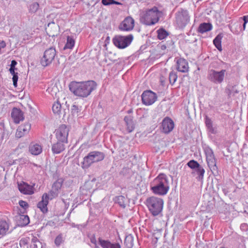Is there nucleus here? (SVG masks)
Instances as JSON below:
<instances>
[{"label":"nucleus","mask_w":248,"mask_h":248,"mask_svg":"<svg viewBox=\"0 0 248 248\" xmlns=\"http://www.w3.org/2000/svg\"><path fill=\"white\" fill-rule=\"evenodd\" d=\"M97 84L93 80L85 82H71L69 85L70 91L75 95L87 97L96 88Z\"/></svg>","instance_id":"1"},{"label":"nucleus","mask_w":248,"mask_h":248,"mask_svg":"<svg viewBox=\"0 0 248 248\" xmlns=\"http://www.w3.org/2000/svg\"><path fill=\"white\" fill-rule=\"evenodd\" d=\"M151 189L156 195H166L170 189L169 181L167 175L164 173L159 174L151 183Z\"/></svg>","instance_id":"2"},{"label":"nucleus","mask_w":248,"mask_h":248,"mask_svg":"<svg viewBox=\"0 0 248 248\" xmlns=\"http://www.w3.org/2000/svg\"><path fill=\"white\" fill-rule=\"evenodd\" d=\"M162 13L158 10L156 7L148 9L145 12H142L140 15V22L146 25H153L156 23Z\"/></svg>","instance_id":"3"},{"label":"nucleus","mask_w":248,"mask_h":248,"mask_svg":"<svg viewBox=\"0 0 248 248\" xmlns=\"http://www.w3.org/2000/svg\"><path fill=\"white\" fill-rule=\"evenodd\" d=\"M163 204V199L155 196L149 197L146 200V205L154 216H158L161 213Z\"/></svg>","instance_id":"4"},{"label":"nucleus","mask_w":248,"mask_h":248,"mask_svg":"<svg viewBox=\"0 0 248 248\" xmlns=\"http://www.w3.org/2000/svg\"><path fill=\"white\" fill-rule=\"evenodd\" d=\"M105 155L103 152H91L84 157L83 161L81 162V167L83 169H88L93 163L102 161Z\"/></svg>","instance_id":"5"},{"label":"nucleus","mask_w":248,"mask_h":248,"mask_svg":"<svg viewBox=\"0 0 248 248\" xmlns=\"http://www.w3.org/2000/svg\"><path fill=\"white\" fill-rule=\"evenodd\" d=\"M226 75V70L225 69L219 71L211 69L208 71L207 79L214 84H219L223 82Z\"/></svg>","instance_id":"6"},{"label":"nucleus","mask_w":248,"mask_h":248,"mask_svg":"<svg viewBox=\"0 0 248 248\" xmlns=\"http://www.w3.org/2000/svg\"><path fill=\"white\" fill-rule=\"evenodd\" d=\"M133 39V36L129 34L127 36H115L112 39V42L115 46L120 49H124L130 45Z\"/></svg>","instance_id":"7"},{"label":"nucleus","mask_w":248,"mask_h":248,"mask_svg":"<svg viewBox=\"0 0 248 248\" xmlns=\"http://www.w3.org/2000/svg\"><path fill=\"white\" fill-rule=\"evenodd\" d=\"M203 151L206 156L207 164L210 170L211 171L217 170L216 159L212 149L209 146H205L203 148Z\"/></svg>","instance_id":"8"},{"label":"nucleus","mask_w":248,"mask_h":248,"mask_svg":"<svg viewBox=\"0 0 248 248\" xmlns=\"http://www.w3.org/2000/svg\"><path fill=\"white\" fill-rule=\"evenodd\" d=\"M56 56V50L55 47H50L46 49L43 57L41 59V64L43 66L46 67L50 65L54 60Z\"/></svg>","instance_id":"9"},{"label":"nucleus","mask_w":248,"mask_h":248,"mask_svg":"<svg viewBox=\"0 0 248 248\" xmlns=\"http://www.w3.org/2000/svg\"><path fill=\"white\" fill-rule=\"evenodd\" d=\"M69 128L65 124H61L59 128L55 130L56 138L58 141L68 143V136Z\"/></svg>","instance_id":"10"},{"label":"nucleus","mask_w":248,"mask_h":248,"mask_svg":"<svg viewBox=\"0 0 248 248\" xmlns=\"http://www.w3.org/2000/svg\"><path fill=\"white\" fill-rule=\"evenodd\" d=\"M176 21L180 28L185 27L189 21V16L186 10H181L176 14Z\"/></svg>","instance_id":"11"},{"label":"nucleus","mask_w":248,"mask_h":248,"mask_svg":"<svg viewBox=\"0 0 248 248\" xmlns=\"http://www.w3.org/2000/svg\"><path fill=\"white\" fill-rule=\"evenodd\" d=\"M142 102L146 106L154 104L157 99V95L154 92L147 90L143 92L141 95Z\"/></svg>","instance_id":"12"},{"label":"nucleus","mask_w":248,"mask_h":248,"mask_svg":"<svg viewBox=\"0 0 248 248\" xmlns=\"http://www.w3.org/2000/svg\"><path fill=\"white\" fill-rule=\"evenodd\" d=\"M134 27V20L131 17H126L120 24L119 29L124 31H131Z\"/></svg>","instance_id":"13"},{"label":"nucleus","mask_w":248,"mask_h":248,"mask_svg":"<svg viewBox=\"0 0 248 248\" xmlns=\"http://www.w3.org/2000/svg\"><path fill=\"white\" fill-rule=\"evenodd\" d=\"M161 126L163 132L165 134H168L173 129L174 124L170 118L167 117L163 119Z\"/></svg>","instance_id":"14"},{"label":"nucleus","mask_w":248,"mask_h":248,"mask_svg":"<svg viewBox=\"0 0 248 248\" xmlns=\"http://www.w3.org/2000/svg\"><path fill=\"white\" fill-rule=\"evenodd\" d=\"M177 70L182 73H186L188 71L189 66L188 62L184 58H176Z\"/></svg>","instance_id":"15"},{"label":"nucleus","mask_w":248,"mask_h":248,"mask_svg":"<svg viewBox=\"0 0 248 248\" xmlns=\"http://www.w3.org/2000/svg\"><path fill=\"white\" fill-rule=\"evenodd\" d=\"M48 198L47 193H45L42 196L41 201L37 205V207L40 209L43 214H46L48 212L47 205L48 204Z\"/></svg>","instance_id":"16"},{"label":"nucleus","mask_w":248,"mask_h":248,"mask_svg":"<svg viewBox=\"0 0 248 248\" xmlns=\"http://www.w3.org/2000/svg\"><path fill=\"white\" fill-rule=\"evenodd\" d=\"M11 115L14 123L16 124L19 123L21 121H23L24 119L23 112L20 109L16 107L12 109Z\"/></svg>","instance_id":"17"},{"label":"nucleus","mask_w":248,"mask_h":248,"mask_svg":"<svg viewBox=\"0 0 248 248\" xmlns=\"http://www.w3.org/2000/svg\"><path fill=\"white\" fill-rule=\"evenodd\" d=\"M18 188L19 191L24 194L31 195L34 193L32 186L25 182L18 184Z\"/></svg>","instance_id":"18"},{"label":"nucleus","mask_w":248,"mask_h":248,"mask_svg":"<svg viewBox=\"0 0 248 248\" xmlns=\"http://www.w3.org/2000/svg\"><path fill=\"white\" fill-rule=\"evenodd\" d=\"M66 142H62L57 140V142L52 145V151L54 154H59L63 152L65 148Z\"/></svg>","instance_id":"19"},{"label":"nucleus","mask_w":248,"mask_h":248,"mask_svg":"<svg viewBox=\"0 0 248 248\" xmlns=\"http://www.w3.org/2000/svg\"><path fill=\"white\" fill-rule=\"evenodd\" d=\"M16 223L18 226L24 227L30 223V218L28 216L19 214L16 216Z\"/></svg>","instance_id":"20"},{"label":"nucleus","mask_w":248,"mask_h":248,"mask_svg":"<svg viewBox=\"0 0 248 248\" xmlns=\"http://www.w3.org/2000/svg\"><path fill=\"white\" fill-rule=\"evenodd\" d=\"M29 152L33 155H37L42 152V147L38 144H31L29 146Z\"/></svg>","instance_id":"21"},{"label":"nucleus","mask_w":248,"mask_h":248,"mask_svg":"<svg viewBox=\"0 0 248 248\" xmlns=\"http://www.w3.org/2000/svg\"><path fill=\"white\" fill-rule=\"evenodd\" d=\"M124 122L126 124L127 130L129 133L132 132L135 128V124L130 116H126L124 119Z\"/></svg>","instance_id":"22"},{"label":"nucleus","mask_w":248,"mask_h":248,"mask_svg":"<svg viewBox=\"0 0 248 248\" xmlns=\"http://www.w3.org/2000/svg\"><path fill=\"white\" fill-rule=\"evenodd\" d=\"M212 29V26L210 23H203L200 25L198 28V31L201 33H204L210 31Z\"/></svg>","instance_id":"23"},{"label":"nucleus","mask_w":248,"mask_h":248,"mask_svg":"<svg viewBox=\"0 0 248 248\" xmlns=\"http://www.w3.org/2000/svg\"><path fill=\"white\" fill-rule=\"evenodd\" d=\"M75 41L73 36H67L66 43L63 47V50H66V49H72L75 46Z\"/></svg>","instance_id":"24"},{"label":"nucleus","mask_w":248,"mask_h":248,"mask_svg":"<svg viewBox=\"0 0 248 248\" xmlns=\"http://www.w3.org/2000/svg\"><path fill=\"white\" fill-rule=\"evenodd\" d=\"M115 203L118 204L120 207L124 208L125 207L126 199L123 196H118L113 199Z\"/></svg>","instance_id":"25"},{"label":"nucleus","mask_w":248,"mask_h":248,"mask_svg":"<svg viewBox=\"0 0 248 248\" xmlns=\"http://www.w3.org/2000/svg\"><path fill=\"white\" fill-rule=\"evenodd\" d=\"M9 225L5 220L0 221V235H5L8 231Z\"/></svg>","instance_id":"26"},{"label":"nucleus","mask_w":248,"mask_h":248,"mask_svg":"<svg viewBox=\"0 0 248 248\" xmlns=\"http://www.w3.org/2000/svg\"><path fill=\"white\" fill-rule=\"evenodd\" d=\"M222 36L221 34L217 35L213 40V43L216 47L219 50H222L221 39Z\"/></svg>","instance_id":"27"},{"label":"nucleus","mask_w":248,"mask_h":248,"mask_svg":"<svg viewBox=\"0 0 248 248\" xmlns=\"http://www.w3.org/2000/svg\"><path fill=\"white\" fill-rule=\"evenodd\" d=\"M206 126L209 131L212 134H215L216 130L213 127L212 121L209 117L206 116L205 121Z\"/></svg>","instance_id":"28"},{"label":"nucleus","mask_w":248,"mask_h":248,"mask_svg":"<svg viewBox=\"0 0 248 248\" xmlns=\"http://www.w3.org/2000/svg\"><path fill=\"white\" fill-rule=\"evenodd\" d=\"M157 37L159 40L165 39L168 35L169 32L163 28L159 29L157 31Z\"/></svg>","instance_id":"29"},{"label":"nucleus","mask_w":248,"mask_h":248,"mask_svg":"<svg viewBox=\"0 0 248 248\" xmlns=\"http://www.w3.org/2000/svg\"><path fill=\"white\" fill-rule=\"evenodd\" d=\"M81 110V107H78V105L74 104L71 108V113L73 116H78L79 113Z\"/></svg>","instance_id":"30"},{"label":"nucleus","mask_w":248,"mask_h":248,"mask_svg":"<svg viewBox=\"0 0 248 248\" xmlns=\"http://www.w3.org/2000/svg\"><path fill=\"white\" fill-rule=\"evenodd\" d=\"M52 111L54 113L60 114L61 111L62 106L59 101L54 103L52 106Z\"/></svg>","instance_id":"31"},{"label":"nucleus","mask_w":248,"mask_h":248,"mask_svg":"<svg viewBox=\"0 0 248 248\" xmlns=\"http://www.w3.org/2000/svg\"><path fill=\"white\" fill-rule=\"evenodd\" d=\"M226 92L229 97H233L238 92L235 87H229L226 89Z\"/></svg>","instance_id":"32"},{"label":"nucleus","mask_w":248,"mask_h":248,"mask_svg":"<svg viewBox=\"0 0 248 248\" xmlns=\"http://www.w3.org/2000/svg\"><path fill=\"white\" fill-rule=\"evenodd\" d=\"M18 127L19 129L20 130H22L23 133H24L25 135L27 134L30 130L31 128V125L30 124L27 123L24 124L20 125Z\"/></svg>","instance_id":"33"},{"label":"nucleus","mask_w":248,"mask_h":248,"mask_svg":"<svg viewBox=\"0 0 248 248\" xmlns=\"http://www.w3.org/2000/svg\"><path fill=\"white\" fill-rule=\"evenodd\" d=\"M62 183L63 181L62 179H58L53 183L52 188L59 193L60 190L62 187Z\"/></svg>","instance_id":"34"},{"label":"nucleus","mask_w":248,"mask_h":248,"mask_svg":"<svg viewBox=\"0 0 248 248\" xmlns=\"http://www.w3.org/2000/svg\"><path fill=\"white\" fill-rule=\"evenodd\" d=\"M195 171L197 174L199 175V179H202L205 173V170L203 167L200 165L199 167L195 170Z\"/></svg>","instance_id":"35"},{"label":"nucleus","mask_w":248,"mask_h":248,"mask_svg":"<svg viewBox=\"0 0 248 248\" xmlns=\"http://www.w3.org/2000/svg\"><path fill=\"white\" fill-rule=\"evenodd\" d=\"M124 244L128 248H131L133 246V240L131 236H128L125 237Z\"/></svg>","instance_id":"36"},{"label":"nucleus","mask_w":248,"mask_h":248,"mask_svg":"<svg viewBox=\"0 0 248 248\" xmlns=\"http://www.w3.org/2000/svg\"><path fill=\"white\" fill-rule=\"evenodd\" d=\"M39 4L37 2H33L30 5L29 7V12L31 13H35L38 10Z\"/></svg>","instance_id":"37"},{"label":"nucleus","mask_w":248,"mask_h":248,"mask_svg":"<svg viewBox=\"0 0 248 248\" xmlns=\"http://www.w3.org/2000/svg\"><path fill=\"white\" fill-rule=\"evenodd\" d=\"M59 193L58 192H57V191L51 188V189L49 191L48 193H47V196H48V200H52L54 198H56L57 197H58Z\"/></svg>","instance_id":"38"},{"label":"nucleus","mask_w":248,"mask_h":248,"mask_svg":"<svg viewBox=\"0 0 248 248\" xmlns=\"http://www.w3.org/2000/svg\"><path fill=\"white\" fill-rule=\"evenodd\" d=\"M177 79V75L174 72H171L169 74V80L171 84H173Z\"/></svg>","instance_id":"39"},{"label":"nucleus","mask_w":248,"mask_h":248,"mask_svg":"<svg viewBox=\"0 0 248 248\" xmlns=\"http://www.w3.org/2000/svg\"><path fill=\"white\" fill-rule=\"evenodd\" d=\"M187 166L192 169H196L200 165L197 161L194 160L189 161L187 164Z\"/></svg>","instance_id":"40"},{"label":"nucleus","mask_w":248,"mask_h":248,"mask_svg":"<svg viewBox=\"0 0 248 248\" xmlns=\"http://www.w3.org/2000/svg\"><path fill=\"white\" fill-rule=\"evenodd\" d=\"M64 240L63 239L62 235V234H59L55 238L54 243L57 247H59L63 242Z\"/></svg>","instance_id":"41"},{"label":"nucleus","mask_w":248,"mask_h":248,"mask_svg":"<svg viewBox=\"0 0 248 248\" xmlns=\"http://www.w3.org/2000/svg\"><path fill=\"white\" fill-rule=\"evenodd\" d=\"M98 241L100 245L103 248H108V240H104L102 238H99L98 239Z\"/></svg>","instance_id":"42"},{"label":"nucleus","mask_w":248,"mask_h":248,"mask_svg":"<svg viewBox=\"0 0 248 248\" xmlns=\"http://www.w3.org/2000/svg\"><path fill=\"white\" fill-rule=\"evenodd\" d=\"M108 58V55L107 52H105L104 53V55L103 56V58H102V59L101 58L100 60V61L101 64L103 65L104 66H105V64L107 65V66L108 65V64L107 63Z\"/></svg>","instance_id":"43"},{"label":"nucleus","mask_w":248,"mask_h":248,"mask_svg":"<svg viewBox=\"0 0 248 248\" xmlns=\"http://www.w3.org/2000/svg\"><path fill=\"white\" fill-rule=\"evenodd\" d=\"M13 85L15 87H16L17 86V81L18 79V73H16L15 74H13Z\"/></svg>","instance_id":"44"},{"label":"nucleus","mask_w":248,"mask_h":248,"mask_svg":"<svg viewBox=\"0 0 248 248\" xmlns=\"http://www.w3.org/2000/svg\"><path fill=\"white\" fill-rule=\"evenodd\" d=\"M109 248H121L120 243L118 241L114 243L109 242Z\"/></svg>","instance_id":"45"},{"label":"nucleus","mask_w":248,"mask_h":248,"mask_svg":"<svg viewBox=\"0 0 248 248\" xmlns=\"http://www.w3.org/2000/svg\"><path fill=\"white\" fill-rule=\"evenodd\" d=\"M19 205L22 207L24 210H26L29 207L28 203L23 200H20L19 201Z\"/></svg>","instance_id":"46"},{"label":"nucleus","mask_w":248,"mask_h":248,"mask_svg":"<svg viewBox=\"0 0 248 248\" xmlns=\"http://www.w3.org/2000/svg\"><path fill=\"white\" fill-rule=\"evenodd\" d=\"M25 134L23 133L22 130H20L19 129V127L17 129L16 132V136L17 138H20L23 137Z\"/></svg>","instance_id":"47"},{"label":"nucleus","mask_w":248,"mask_h":248,"mask_svg":"<svg viewBox=\"0 0 248 248\" xmlns=\"http://www.w3.org/2000/svg\"><path fill=\"white\" fill-rule=\"evenodd\" d=\"M90 241H91L92 243L94 244L95 245H96L97 241H96V238H95L94 235H93V236H92L91 237Z\"/></svg>","instance_id":"48"},{"label":"nucleus","mask_w":248,"mask_h":248,"mask_svg":"<svg viewBox=\"0 0 248 248\" xmlns=\"http://www.w3.org/2000/svg\"><path fill=\"white\" fill-rule=\"evenodd\" d=\"M6 46V43L4 41L0 40V53H1V49L4 48Z\"/></svg>","instance_id":"49"},{"label":"nucleus","mask_w":248,"mask_h":248,"mask_svg":"<svg viewBox=\"0 0 248 248\" xmlns=\"http://www.w3.org/2000/svg\"><path fill=\"white\" fill-rule=\"evenodd\" d=\"M40 246H41V243L40 242L39 244H38L37 243L31 244V248H38V247H39Z\"/></svg>","instance_id":"50"},{"label":"nucleus","mask_w":248,"mask_h":248,"mask_svg":"<svg viewBox=\"0 0 248 248\" xmlns=\"http://www.w3.org/2000/svg\"><path fill=\"white\" fill-rule=\"evenodd\" d=\"M35 243H37L38 244H39L40 241L36 237L33 236L31 239V244H33Z\"/></svg>","instance_id":"51"},{"label":"nucleus","mask_w":248,"mask_h":248,"mask_svg":"<svg viewBox=\"0 0 248 248\" xmlns=\"http://www.w3.org/2000/svg\"><path fill=\"white\" fill-rule=\"evenodd\" d=\"M108 44V36H107L105 41L104 46L106 48V51H107V45Z\"/></svg>","instance_id":"52"},{"label":"nucleus","mask_w":248,"mask_h":248,"mask_svg":"<svg viewBox=\"0 0 248 248\" xmlns=\"http://www.w3.org/2000/svg\"><path fill=\"white\" fill-rule=\"evenodd\" d=\"M16 69H17L16 67H10L9 69V71L12 75L15 74L16 73L15 72V70Z\"/></svg>","instance_id":"53"},{"label":"nucleus","mask_w":248,"mask_h":248,"mask_svg":"<svg viewBox=\"0 0 248 248\" xmlns=\"http://www.w3.org/2000/svg\"><path fill=\"white\" fill-rule=\"evenodd\" d=\"M19 244L20 246L21 245H25L27 244V241L26 239H22L19 242Z\"/></svg>","instance_id":"54"},{"label":"nucleus","mask_w":248,"mask_h":248,"mask_svg":"<svg viewBox=\"0 0 248 248\" xmlns=\"http://www.w3.org/2000/svg\"><path fill=\"white\" fill-rule=\"evenodd\" d=\"M240 19H242L244 21V23L247 24L248 22V16H245L241 17Z\"/></svg>","instance_id":"55"},{"label":"nucleus","mask_w":248,"mask_h":248,"mask_svg":"<svg viewBox=\"0 0 248 248\" xmlns=\"http://www.w3.org/2000/svg\"><path fill=\"white\" fill-rule=\"evenodd\" d=\"M17 63V62L15 60H13L11 61L10 67H16V65Z\"/></svg>","instance_id":"56"},{"label":"nucleus","mask_w":248,"mask_h":248,"mask_svg":"<svg viewBox=\"0 0 248 248\" xmlns=\"http://www.w3.org/2000/svg\"><path fill=\"white\" fill-rule=\"evenodd\" d=\"M113 4H116L118 5H122V4L120 2L115 1L114 0H109V5Z\"/></svg>","instance_id":"57"},{"label":"nucleus","mask_w":248,"mask_h":248,"mask_svg":"<svg viewBox=\"0 0 248 248\" xmlns=\"http://www.w3.org/2000/svg\"><path fill=\"white\" fill-rule=\"evenodd\" d=\"M241 229L244 230H246L248 229V225L246 224H242L241 225Z\"/></svg>","instance_id":"58"},{"label":"nucleus","mask_w":248,"mask_h":248,"mask_svg":"<svg viewBox=\"0 0 248 248\" xmlns=\"http://www.w3.org/2000/svg\"><path fill=\"white\" fill-rule=\"evenodd\" d=\"M102 3L104 5H108V0H102Z\"/></svg>","instance_id":"59"},{"label":"nucleus","mask_w":248,"mask_h":248,"mask_svg":"<svg viewBox=\"0 0 248 248\" xmlns=\"http://www.w3.org/2000/svg\"><path fill=\"white\" fill-rule=\"evenodd\" d=\"M72 227H79V225H76L75 223L72 224Z\"/></svg>","instance_id":"60"},{"label":"nucleus","mask_w":248,"mask_h":248,"mask_svg":"<svg viewBox=\"0 0 248 248\" xmlns=\"http://www.w3.org/2000/svg\"><path fill=\"white\" fill-rule=\"evenodd\" d=\"M246 25V23H244L243 25V31H244L245 30Z\"/></svg>","instance_id":"61"},{"label":"nucleus","mask_w":248,"mask_h":248,"mask_svg":"<svg viewBox=\"0 0 248 248\" xmlns=\"http://www.w3.org/2000/svg\"><path fill=\"white\" fill-rule=\"evenodd\" d=\"M74 209V208H73L72 210H71V211L70 212V213L68 214V216H70V214L71 213V212L73 211V210Z\"/></svg>","instance_id":"62"},{"label":"nucleus","mask_w":248,"mask_h":248,"mask_svg":"<svg viewBox=\"0 0 248 248\" xmlns=\"http://www.w3.org/2000/svg\"><path fill=\"white\" fill-rule=\"evenodd\" d=\"M95 248H99L98 246H97V244L95 245Z\"/></svg>","instance_id":"63"},{"label":"nucleus","mask_w":248,"mask_h":248,"mask_svg":"<svg viewBox=\"0 0 248 248\" xmlns=\"http://www.w3.org/2000/svg\"><path fill=\"white\" fill-rule=\"evenodd\" d=\"M33 165H34V166H37V165H36V164H34V163L33 164Z\"/></svg>","instance_id":"64"}]
</instances>
